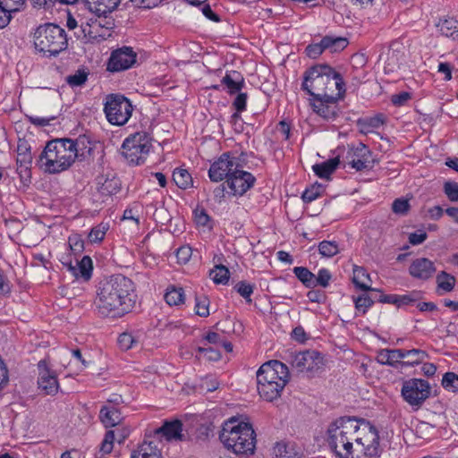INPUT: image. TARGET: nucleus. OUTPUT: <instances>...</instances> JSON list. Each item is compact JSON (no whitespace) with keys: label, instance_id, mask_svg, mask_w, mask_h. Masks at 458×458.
<instances>
[{"label":"nucleus","instance_id":"nucleus-33","mask_svg":"<svg viewBox=\"0 0 458 458\" xmlns=\"http://www.w3.org/2000/svg\"><path fill=\"white\" fill-rule=\"evenodd\" d=\"M348 46V40L343 37L326 36L322 38V47L331 53L344 50Z\"/></svg>","mask_w":458,"mask_h":458},{"label":"nucleus","instance_id":"nucleus-32","mask_svg":"<svg viewBox=\"0 0 458 458\" xmlns=\"http://www.w3.org/2000/svg\"><path fill=\"white\" fill-rule=\"evenodd\" d=\"M442 35L455 38L458 37V21L454 18L441 19L437 24Z\"/></svg>","mask_w":458,"mask_h":458},{"label":"nucleus","instance_id":"nucleus-51","mask_svg":"<svg viewBox=\"0 0 458 458\" xmlns=\"http://www.w3.org/2000/svg\"><path fill=\"white\" fill-rule=\"evenodd\" d=\"M136 452L140 456H146L153 453H161L155 441L148 440H144Z\"/></svg>","mask_w":458,"mask_h":458},{"label":"nucleus","instance_id":"nucleus-35","mask_svg":"<svg viewBox=\"0 0 458 458\" xmlns=\"http://www.w3.org/2000/svg\"><path fill=\"white\" fill-rule=\"evenodd\" d=\"M353 302L356 310V315H364L373 305L374 299L365 292L357 297L353 296Z\"/></svg>","mask_w":458,"mask_h":458},{"label":"nucleus","instance_id":"nucleus-10","mask_svg":"<svg viewBox=\"0 0 458 458\" xmlns=\"http://www.w3.org/2000/svg\"><path fill=\"white\" fill-rule=\"evenodd\" d=\"M151 148V136L146 131H139L124 140L122 155L130 164L139 165L146 159Z\"/></svg>","mask_w":458,"mask_h":458},{"label":"nucleus","instance_id":"nucleus-19","mask_svg":"<svg viewBox=\"0 0 458 458\" xmlns=\"http://www.w3.org/2000/svg\"><path fill=\"white\" fill-rule=\"evenodd\" d=\"M38 386L40 391L47 395H55L58 393L59 384L56 374L51 370L46 360H41L38 363Z\"/></svg>","mask_w":458,"mask_h":458},{"label":"nucleus","instance_id":"nucleus-1","mask_svg":"<svg viewBox=\"0 0 458 458\" xmlns=\"http://www.w3.org/2000/svg\"><path fill=\"white\" fill-rule=\"evenodd\" d=\"M136 297L134 283L117 274L99 283L95 304L101 316L121 318L131 310Z\"/></svg>","mask_w":458,"mask_h":458},{"label":"nucleus","instance_id":"nucleus-57","mask_svg":"<svg viewBox=\"0 0 458 458\" xmlns=\"http://www.w3.org/2000/svg\"><path fill=\"white\" fill-rule=\"evenodd\" d=\"M319 195V185L318 187L311 186L310 189H306L304 191L301 199L304 202L310 203L316 199Z\"/></svg>","mask_w":458,"mask_h":458},{"label":"nucleus","instance_id":"nucleus-60","mask_svg":"<svg viewBox=\"0 0 458 458\" xmlns=\"http://www.w3.org/2000/svg\"><path fill=\"white\" fill-rule=\"evenodd\" d=\"M26 119L32 124L36 126H47L49 125L50 122L55 119V116H51L48 118H43V117H36L32 115L26 114Z\"/></svg>","mask_w":458,"mask_h":458},{"label":"nucleus","instance_id":"nucleus-62","mask_svg":"<svg viewBox=\"0 0 458 458\" xmlns=\"http://www.w3.org/2000/svg\"><path fill=\"white\" fill-rule=\"evenodd\" d=\"M12 12L0 4V29L5 28L12 20Z\"/></svg>","mask_w":458,"mask_h":458},{"label":"nucleus","instance_id":"nucleus-7","mask_svg":"<svg viewBox=\"0 0 458 458\" xmlns=\"http://www.w3.org/2000/svg\"><path fill=\"white\" fill-rule=\"evenodd\" d=\"M34 45L39 52L56 55L67 48L65 30L53 23L40 25L34 33Z\"/></svg>","mask_w":458,"mask_h":458},{"label":"nucleus","instance_id":"nucleus-4","mask_svg":"<svg viewBox=\"0 0 458 458\" xmlns=\"http://www.w3.org/2000/svg\"><path fill=\"white\" fill-rule=\"evenodd\" d=\"M289 380L286 365L277 360H271L260 366L257 371L258 392L264 400L277 399Z\"/></svg>","mask_w":458,"mask_h":458},{"label":"nucleus","instance_id":"nucleus-11","mask_svg":"<svg viewBox=\"0 0 458 458\" xmlns=\"http://www.w3.org/2000/svg\"><path fill=\"white\" fill-rule=\"evenodd\" d=\"M131 101L121 94H109L106 98L104 112L107 121L114 125L125 124L132 114Z\"/></svg>","mask_w":458,"mask_h":458},{"label":"nucleus","instance_id":"nucleus-27","mask_svg":"<svg viewBox=\"0 0 458 458\" xmlns=\"http://www.w3.org/2000/svg\"><path fill=\"white\" fill-rule=\"evenodd\" d=\"M370 282L371 279L367 270L362 267L354 265L352 276V283L354 284V285L364 292H379L377 289L372 288L370 286Z\"/></svg>","mask_w":458,"mask_h":458},{"label":"nucleus","instance_id":"nucleus-22","mask_svg":"<svg viewBox=\"0 0 458 458\" xmlns=\"http://www.w3.org/2000/svg\"><path fill=\"white\" fill-rule=\"evenodd\" d=\"M182 423L180 420L172 421H165L164 424L145 434V437H165L167 441H182L183 440Z\"/></svg>","mask_w":458,"mask_h":458},{"label":"nucleus","instance_id":"nucleus-39","mask_svg":"<svg viewBox=\"0 0 458 458\" xmlns=\"http://www.w3.org/2000/svg\"><path fill=\"white\" fill-rule=\"evenodd\" d=\"M120 190V182L117 178H106L98 187V191L102 195L111 196L115 194Z\"/></svg>","mask_w":458,"mask_h":458},{"label":"nucleus","instance_id":"nucleus-26","mask_svg":"<svg viewBox=\"0 0 458 458\" xmlns=\"http://www.w3.org/2000/svg\"><path fill=\"white\" fill-rule=\"evenodd\" d=\"M275 458H303V453L293 443H277L274 447Z\"/></svg>","mask_w":458,"mask_h":458},{"label":"nucleus","instance_id":"nucleus-21","mask_svg":"<svg viewBox=\"0 0 458 458\" xmlns=\"http://www.w3.org/2000/svg\"><path fill=\"white\" fill-rule=\"evenodd\" d=\"M255 177L249 172L237 167L226 181L229 189L233 195L242 196L255 182Z\"/></svg>","mask_w":458,"mask_h":458},{"label":"nucleus","instance_id":"nucleus-36","mask_svg":"<svg viewBox=\"0 0 458 458\" xmlns=\"http://www.w3.org/2000/svg\"><path fill=\"white\" fill-rule=\"evenodd\" d=\"M437 288L444 291L445 293L452 292L455 286L456 279L454 276L441 271L436 277Z\"/></svg>","mask_w":458,"mask_h":458},{"label":"nucleus","instance_id":"nucleus-63","mask_svg":"<svg viewBox=\"0 0 458 458\" xmlns=\"http://www.w3.org/2000/svg\"><path fill=\"white\" fill-rule=\"evenodd\" d=\"M428 237L427 233L423 231L414 232L409 235V242L412 245H419L422 243Z\"/></svg>","mask_w":458,"mask_h":458},{"label":"nucleus","instance_id":"nucleus-28","mask_svg":"<svg viewBox=\"0 0 458 458\" xmlns=\"http://www.w3.org/2000/svg\"><path fill=\"white\" fill-rule=\"evenodd\" d=\"M386 117L382 114H378L373 117L367 118H360L357 121V126L359 127V131L362 134H368L371 132L374 129L379 128L382 124L385 123Z\"/></svg>","mask_w":458,"mask_h":458},{"label":"nucleus","instance_id":"nucleus-8","mask_svg":"<svg viewBox=\"0 0 458 458\" xmlns=\"http://www.w3.org/2000/svg\"><path fill=\"white\" fill-rule=\"evenodd\" d=\"M360 438L353 444L352 458H377L380 455L379 434L369 421L361 419Z\"/></svg>","mask_w":458,"mask_h":458},{"label":"nucleus","instance_id":"nucleus-24","mask_svg":"<svg viewBox=\"0 0 458 458\" xmlns=\"http://www.w3.org/2000/svg\"><path fill=\"white\" fill-rule=\"evenodd\" d=\"M83 2L92 13L100 16L114 11L121 0H83Z\"/></svg>","mask_w":458,"mask_h":458},{"label":"nucleus","instance_id":"nucleus-2","mask_svg":"<svg viewBox=\"0 0 458 458\" xmlns=\"http://www.w3.org/2000/svg\"><path fill=\"white\" fill-rule=\"evenodd\" d=\"M86 139H55L48 141L40 153L38 164L49 174H58L68 169L79 157H84Z\"/></svg>","mask_w":458,"mask_h":458},{"label":"nucleus","instance_id":"nucleus-54","mask_svg":"<svg viewBox=\"0 0 458 458\" xmlns=\"http://www.w3.org/2000/svg\"><path fill=\"white\" fill-rule=\"evenodd\" d=\"M410 208V204L407 199H396L392 205V210L395 214L405 215Z\"/></svg>","mask_w":458,"mask_h":458},{"label":"nucleus","instance_id":"nucleus-53","mask_svg":"<svg viewBox=\"0 0 458 458\" xmlns=\"http://www.w3.org/2000/svg\"><path fill=\"white\" fill-rule=\"evenodd\" d=\"M444 192L451 201H458V183L455 182H445Z\"/></svg>","mask_w":458,"mask_h":458},{"label":"nucleus","instance_id":"nucleus-55","mask_svg":"<svg viewBox=\"0 0 458 458\" xmlns=\"http://www.w3.org/2000/svg\"><path fill=\"white\" fill-rule=\"evenodd\" d=\"M0 4L13 13L22 9L25 0H2Z\"/></svg>","mask_w":458,"mask_h":458},{"label":"nucleus","instance_id":"nucleus-12","mask_svg":"<svg viewBox=\"0 0 458 458\" xmlns=\"http://www.w3.org/2000/svg\"><path fill=\"white\" fill-rule=\"evenodd\" d=\"M430 384L424 379L410 378L403 381L401 396L413 411L420 410L430 396Z\"/></svg>","mask_w":458,"mask_h":458},{"label":"nucleus","instance_id":"nucleus-46","mask_svg":"<svg viewBox=\"0 0 458 458\" xmlns=\"http://www.w3.org/2000/svg\"><path fill=\"white\" fill-rule=\"evenodd\" d=\"M235 291L246 300L247 302H250V296L253 293L254 285L247 283L246 281H240L234 285Z\"/></svg>","mask_w":458,"mask_h":458},{"label":"nucleus","instance_id":"nucleus-5","mask_svg":"<svg viewBox=\"0 0 458 458\" xmlns=\"http://www.w3.org/2000/svg\"><path fill=\"white\" fill-rule=\"evenodd\" d=\"M234 418L226 421L219 435L223 445L236 454H252L255 450L256 435L250 423H237Z\"/></svg>","mask_w":458,"mask_h":458},{"label":"nucleus","instance_id":"nucleus-42","mask_svg":"<svg viewBox=\"0 0 458 458\" xmlns=\"http://www.w3.org/2000/svg\"><path fill=\"white\" fill-rule=\"evenodd\" d=\"M89 72L84 69L77 70L74 74H71L65 78L66 82L72 88L81 87L88 80Z\"/></svg>","mask_w":458,"mask_h":458},{"label":"nucleus","instance_id":"nucleus-50","mask_svg":"<svg viewBox=\"0 0 458 458\" xmlns=\"http://www.w3.org/2000/svg\"><path fill=\"white\" fill-rule=\"evenodd\" d=\"M71 251L77 255L84 250V241L79 234L71 235L68 239Z\"/></svg>","mask_w":458,"mask_h":458},{"label":"nucleus","instance_id":"nucleus-30","mask_svg":"<svg viewBox=\"0 0 458 458\" xmlns=\"http://www.w3.org/2000/svg\"><path fill=\"white\" fill-rule=\"evenodd\" d=\"M221 81L222 84L228 89V91L231 94L239 92L244 85L243 77L236 71L227 72Z\"/></svg>","mask_w":458,"mask_h":458},{"label":"nucleus","instance_id":"nucleus-16","mask_svg":"<svg viewBox=\"0 0 458 458\" xmlns=\"http://www.w3.org/2000/svg\"><path fill=\"white\" fill-rule=\"evenodd\" d=\"M30 143L24 139H19L17 144V173L24 185L30 182L32 155Z\"/></svg>","mask_w":458,"mask_h":458},{"label":"nucleus","instance_id":"nucleus-52","mask_svg":"<svg viewBox=\"0 0 458 458\" xmlns=\"http://www.w3.org/2000/svg\"><path fill=\"white\" fill-rule=\"evenodd\" d=\"M331 279V273L327 268H321L318 276L314 275V287L320 285L322 287H327L329 284V281Z\"/></svg>","mask_w":458,"mask_h":458},{"label":"nucleus","instance_id":"nucleus-58","mask_svg":"<svg viewBox=\"0 0 458 458\" xmlns=\"http://www.w3.org/2000/svg\"><path fill=\"white\" fill-rule=\"evenodd\" d=\"M324 50H326V49L324 47H322V40H321L320 43H318V44L309 45L306 47L305 52L309 57L315 59L318 56H319L323 53Z\"/></svg>","mask_w":458,"mask_h":458},{"label":"nucleus","instance_id":"nucleus-34","mask_svg":"<svg viewBox=\"0 0 458 458\" xmlns=\"http://www.w3.org/2000/svg\"><path fill=\"white\" fill-rule=\"evenodd\" d=\"M173 181L180 189L182 190H186L193 186L192 177L186 169H175L173 173Z\"/></svg>","mask_w":458,"mask_h":458},{"label":"nucleus","instance_id":"nucleus-37","mask_svg":"<svg viewBox=\"0 0 458 458\" xmlns=\"http://www.w3.org/2000/svg\"><path fill=\"white\" fill-rule=\"evenodd\" d=\"M209 276L216 284H226L230 278L229 269L224 265H216Z\"/></svg>","mask_w":458,"mask_h":458},{"label":"nucleus","instance_id":"nucleus-41","mask_svg":"<svg viewBox=\"0 0 458 458\" xmlns=\"http://www.w3.org/2000/svg\"><path fill=\"white\" fill-rule=\"evenodd\" d=\"M318 251L325 258H332L339 252V246L335 241H322L318 244Z\"/></svg>","mask_w":458,"mask_h":458},{"label":"nucleus","instance_id":"nucleus-29","mask_svg":"<svg viewBox=\"0 0 458 458\" xmlns=\"http://www.w3.org/2000/svg\"><path fill=\"white\" fill-rule=\"evenodd\" d=\"M340 163L339 157H334L325 162L315 164L312 170L317 176L322 179H328L330 175L336 170Z\"/></svg>","mask_w":458,"mask_h":458},{"label":"nucleus","instance_id":"nucleus-61","mask_svg":"<svg viewBox=\"0 0 458 458\" xmlns=\"http://www.w3.org/2000/svg\"><path fill=\"white\" fill-rule=\"evenodd\" d=\"M411 98V94L408 92H401L394 94L391 97V102L396 106H403Z\"/></svg>","mask_w":458,"mask_h":458},{"label":"nucleus","instance_id":"nucleus-40","mask_svg":"<svg viewBox=\"0 0 458 458\" xmlns=\"http://www.w3.org/2000/svg\"><path fill=\"white\" fill-rule=\"evenodd\" d=\"M295 276L306 286L314 288V274L304 267H296L293 268Z\"/></svg>","mask_w":458,"mask_h":458},{"label":"nucleus","instance_id":"nucleus-17","mask_svg":"<svg viewBox=\"0 0 458 458\" xmlns=\"http://www.w3.org/2000/svg\"><path fill=\"white\" fill-rule=\"evenodd\" d=\"M137 55L130 47L114 50L107 62V71L118 72L128 70L136 63Z\"/></svg>","mask_w":458,"mask_h":458},{"label":"nucleus","instance_id":"nucleus-14","mask_svg":"<svg viewBox=\"0 0 458 458\" xmlns=\"http://www.w3.org/2000/svg\"><path fill=\"white\" fill-rule=\"evenodd\" d=\"M292 366L299 372L314 373L323 368L324 358L318 351L307 350L293 357Z\"/></svg>","mask_w":458,"mask_h":458},{"label":"nucleus","instance_id":"nucleus-47","mask_svg":"<svg viewBox=\"0 0 458 458\" xmlns=\"http://www.w3.org/2000/svg\"><path fill=\"white\" fill-rule=\"evenodd\" d=\"M117 343L122 350L127 351L135 346L138 340L131 333L124 332L119 335Z\"/></svg>","mask_w":458,"mask_h":458},{"label":"nucleus","instance_id":"nucleus-18","mask_svg":"<svg viewBox=\"0 0 458 458\" xmlns=\"http://www.w3.org/2000/svg\"><path fill=\"white\" fill-rule=\"evenodd\" d=\"M349 165L356 171L371 170L377 161L372 158V152L363 144L359 143L355 148L347 152Z\"/></svg>","mask_w":458,"mask_h":458},{"label":"nucleus","instance_id":"nucleus-56","mask_svg":"<svg viewBox=\"0 0 458 458\" xmlns=\"http://www.w3.org/2000/svg\"><path fill=\"white\" fill-rule=\"evenodd\" d=\"M133 6L140 9H152L158 6L164 0H130Z\"/></svg>","mask_w":458,"mask_h":458},{"label":"nucleus","instance_id":"nucleus-20","mask_svg":"<svg viewBox=\"0 0 458 458\" xmlns=\"http://www.w3.org/2000/svg\"><path fill=\"white\" fill-rule=\"evenodd\" d=\"M322 98H314L311 103L314 112L327 121L335 120L338 114V99L343 97L334 95H321Z\"/></svg>","mask_w":458,"mask_h":458},{"label":"nucleus","instance_id":"nucleus-64","mask_svg":"<svg viewBox=\"0 0 458 458\" xmlns=\"http://www.w3.org/2000/svg\"><path fill=\"white\" fill-rule=\"evenodd\" d=\"M191 256V249L190 247H181L178 249L176 252V257L178 260L182 263H186L189 261Z\"/></svg>","mask_w":458,"mask_h":458},{"label":"nucleus","instance_id":"nucleus-44","mask_svg":"<svg viewBox=\"0 0 458 458\" xmlns=\"http://www.w3.org/2000/svg\"><path fill=\"white\" fill-rule=\"evenodd\" d=\"M421 298V293L413 291L408 294L398 295L396 299V306L401 308L405 305H412Z\"/></svg>","mask_w":458,"mask_h":458},{"label":"nucleus","instance_id":"nucleus-31","mask_svg":"<svg viewBox=\"0 0 458 458\" xmlns=\"http://www.w3.org/2000/svg\"><path fill=\"white\" fill-rule=\"evenodd\" d=\"M92 260L89 256H84L81 260L75 259V273L72 276L75 278L81 277L85 281L90 279L92 275Z\"/></svg>","mask_w":458,"mask_h":458},{"label":"nucleus","instance_id":"nucleus-3","mask_svg":"<svg viewBox=\"0 0 458 458\" xmlns=\"http://www.w3.org/2000/svg\"><path fill=\"white\" fill-rule=\"evenodd\" d=\"M301 89L314 98L321 95H332L334 89L337 90L335 96L344 97L345 83L342 75L327 64H318L310 67L304 72Z\"/></svg>","mask_w":458,"mask_h":458},{"label":"nucleus","instance_id":"nucleus-38","mask_svg":"<svg viewBox=\"0 0 458 458\" xmlns=\"http://www.w3.org/2000/svg\"><path fill=\"white\" fill-rule=\"evenodd\" d=\"M164 298L166 303L170 306L182 304L184 301L183 289L174 286L167 288Z\"/></svg>","mask_w":458,"mask_h":458},{"label":"nucleus","instance_id":"nucleus-15","mask_svg":"<svg viewBox=\"0 0 458 458\" xmlns=\"http://www.w3.org/2000/svg\"><path fill=\"white\" fill-rule=\"evenodd\" d=\"M240 167L236 158L231 157L228 152L223 153L220 157L215 161L208 170V176L212 182H221L224 179L228 180L234 170Z\"/></svg>","mask_w":458,"mask_h":458},{"label":"nucleus","instance_id":"nucleus-45","mask_svg":"<svg viewBox=\"0 0 458 458\" xmlns=\"http://www.w3.org/2000/svg\"><path fill=\"white\" fill-rule=\"evenodd\" d=\"M442 386L454 393L458 392V375L454 372H446L442 378Z\"/></svg>","mask_w":458,"mask_h":458},{"label":"nucleus","instance_id":"nucleus-9","mask_svg":"<svg viewBox=\"0 0 458 458\" xmlns=\"http://www.w3.org/2000/svg\"><path fill=\"white\" fill-rule=\"evenodd\" d=\"M428 354L420 349H383L378 352L377 361L383 365H389L395 369L414 366L421 363Z\"/></svg>","mask_w":458,"mask_h":458},{"label":"nucleus","instance_id":"nucleus-59","mask_svg":"<svg viewBox=\"0 0 458 458\" xmlns=\"http://www.w3.org/2000/svg\"><path fill=\"white\" fill-rule=\"evenodd\" d=\"M199 353H204L209 360H218L221 358V353L213 347H198Z\"/></svg>","mask_w":458,"mask_h":458},{"label":"nucleus","instance_id":"nucleus-48","mask_svg":"<svg viewBox=\"0 0 458 458\" xmlns=\"http://www.w3.org/2000/svg\"><path fill=\"white\" fill-rule=\"evenodd\" d=\"M108 229L107 225L100 224L91 229L89 233V240L90 242H100L106 234V230Z\"/></svg>","mask_w":458,"mask_h":458},{"label":"nucleus","instance_id":"nucleus-49","mask_svg":"<svg viewBox=\"0 0 458 458\" xmlns=\"http://www.w3.org/2000/svg\"><path fill=\"white\" fill-rule=\"evenodd\" d=\"M193 214L194 220L198 225L211 227V225H209L211 218L203 208L197 207Z\"/></svg>","mask_w":458,"mask_h":458},{"label":"nucleus","instance_id":"nucleus-25","mask_svg":"<svg viewBox=\"0 0 458 458\" xmlns=\"http://www.w3.org/2000/svg\"><path fill=\"white\" fill-rule=\"evenodd\" d=\"M99 420L105 428H113L119 425L123 417L120 411L113 405H104L99 411Z\"/></svg>","mask_w":458,"mask_h":458},{"label":"nucleus","instance_id":"nucleus-13","mask_svg":"<svg viewBox=\"0 0 458 458\" xmlns=\"http://www.w3.org/2000/svg\"><path fill=\"white\" fill-rule=\"evenodd\" d=\"M113 22L106 19L91 18L80 24L81 33L74 32L77 38L84 39L86 42H100L111 36L110 30Z\"/></svg>","mask_w":458,"mask_h":458},{"label":"nucleus","instance_id":"nucleus-43","mask_svg":"<svg viewBox=\"0 0 458 458\" xmlns=\"http://www.w3.org/2000/svg\"><path fill=\"white\" fill-rule=\"evenodd\" d=\"M195 313L199 316L206 318L209 315V300L207 296H196L195 297Z\"/></svg>","mask_w":458,"mask_h":458},{"label":"nucleus","instance_id":"nucleus-23","mask_svg":"<svg viewBox=\"0 0 458 458\" xmlns=\"http://www.w3.org/2000/svg\"><path fill=\"white\" fill-rule=\"evenodd\" d=\"M436 270L434 262L426 258L414 259L409 267V273L413 278L424 281L431 278Z\"/></svg>","mask_w":458,"mask_h":458},{"label":"nucleus","instance_id":"nucleus-6","mask_svg":"<svg viewBox=\"0 0 458 458\" xmlns=\"http://www.w3.org/2000/svg\"><path fill=\"white\" fill-rule=\"evenodd\" d=\"M354 417L344 416L331 422L327 429V443L338 458H352V443L348 437L352 434Z\"/></svg>","mask_w":458,"mask_h":458}]
</instances>
